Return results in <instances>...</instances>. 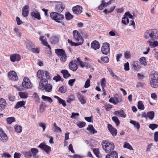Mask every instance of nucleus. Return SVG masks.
Wrapping results in <instances>:
<instances>
[{"label": "nucleus", "instance_id": "1", "mask_svg": "<svg viewBox=\"0 0 158 158\" xmlns=\"http://www.w3.org/2000/svg\"><path fill=\"white\" fill-rule=\"evenodd\" d=\"M73 38L76 43L73 42L72 40L68 39V43L71 46H77L81 45L84 42V40L80 33L77 30H74L73 32Z\"/></svg>", "mask_w": 158, "mask_h": 158}, {"label": "nucleus", "instance_id": "2", "mask_svg": "<svg viewBox=\"0 0 158 158\" xmlns=\"http://www.w3.org/2000/svg\"><path fill=\"white\" fill-rule=\"evenodd\" d=\"M158 39V31L156 29H152L151 40H148L147 43L149 45L154 48L158 46V41L156 40Z\"/></svg>", "mask_w": 158, "mask_h": 158}, {"label": "nucleus", "instance_id": "3", "mask_svg": "<svg viewBox=\"0 0 158 158\" xmlns=\"http://www.w3.org/2000/svg\"><path fill=\"white\" fill-rule=\"evenodd\" d=\"M102 144L103 149L106 153L113 151L114 148L113 143L108 141H103Z\"/></svg>", "mask_w": 158, "mask_h": 158}, {"label": "nucleus", "instance_id": "4", "mask_svg": "<svg viewBox=\"0 0 158 158\" xmlns=\"http://www.w3.org/2000/svg\"><path fill=\"white\" fill-rule=\"evenodd\" d=\"M50 17L52 19L58 23H60V21L62 20L64 18L63 15L55 12L51 13L50 14Z\"/></svg>", "mask_w": 158, "mask_h": 158}, {"label": "nucleus", "instance_id": "5", "mask_svg": "<svg viewBox=\"0 0 158 158\" xmlns=\"http://www.w3.org/2000/svg\"><path fill=\"white\" fill-rule=\"evenodd\" d=\"M55 52L62 62H64L67 59V57L65 52L63 50L56 49L55 50Z\"/></svg>", "mask_w": 158, "mask_h": 158}, {"label": "nucleus", "instance_id": "6", "mask_svg": "<svg viewBox=\"0 0 158 158\" xmlns=\"http://www.w3.org/2000/svg\"><path fill=\"white\" fill-rule=\"evenodd\" d=\"M23 86L25 88L30 89L32 86L31 83L29 79L27 77H25L23 79L22 83Z\"/></svg>", "mask_w": 158, "mask_h": 158}, {"label": "nucleus", "instance_id": "7", "mask_svg": "<svg viewBox=\"0 0 158 158\" xmlns=\"http://www.w3.org/2000/svg\"><path fill=\"white\" fill-rule=\"evenodd\" d=\"M110 45L107 43H104L102 47V52L105 55H107L110 52Z\"/></svg>", "mask_w": 158, "mask_h": 158}, {"label": "nucleus", "instance_id": "8", "mask_svg": "<svg viewBox=\"0 0 158 158\" xmlns=\"http://www.w3.org/2000/svg\"><path fill=\"white\" fill-rule=\"evenodd\" d=\"M8 75L9 79L13 81H17L18 79V77L16 73L14 71L9 72Z\"/></svg>", "mask_w": 158, "mask_h": 158}, {"label": "nucleus", "instance_id": "9", "mask_svg": "<svg viewBox=\"0 0 158 158\" xmlns=\"http://www.w3.org/2000/svg\"><path fill=\"white\" fill-rule=\"evenodd\" d=\"M48 83L47 80L45 78H42L39 82L38 89L42 90L45 89V85Z\"/></svg>", "mask_w": 158, "mask_h": 158}, {"label": "nucleus", "instance_id": "10", "mask_svg": "<svg viewBox=\"0 0 158 158\" xmlns=\"http://www.w3.org/2000/svg\"><path fill=\"white\" fill-rule=\"evenodd\" d=\"M8 140V137L3 130L0 128V140L3 143L6 142Z\"/></svg>", "mask_w": 158, "mask_h": 158}, {"label": "nucleus", "instance_id": "11", "mask_svg": "<svg viewBox=\"0 0 158 158\" xmlns=\"http://www.w3.org/2000/svg\"><path fill=\"white\" fill-rule=\"evenodd\" d=\"M114 0H110L109 1L106 2L105 0H102L101 1V4L100 5L98 6V9L99 10H102L104 7H106L108 5L114 2Z\"/></svg>", "mask_w": 158, "mask_h": 158}, {"label": "nucleus", "instance_id": "12", "mask_svg": "<svg viewBox=\"0 0 158 158\" xmlns=\"http://www.w3.org/2000/svg\"><path fill=\"white\" fill-rule=\"evenodd\" d=\"M69 66L70 69L75 71L78 68L77 62L75 60L71 61L69 64Z\"/></svg>", "mask_w": 158, "mask_h": 158}, {"label": "nucleus", "instance_id": "13", "mask_svg": "<svg viewBox=\"0 0 158 158\" xmlns=\"http://www.w3.org/2000/svg\"><path fill=\"white\" fill-rule=\"evenodd\" d=\"M107 128L113 136H115L117 134V130L116 129L114 128L111 125L108 124Z\"/></svg>", "mask_w": 158, "mask_h": 158}, {"label": "nucleus", "instance_id": "14", "mask_svg": "<svg viewBox=\"0 0 158 158\" xmlns=\"http://www.w3.org/2000/svg\"><path fill=\"white\" fill-rule=\"evenodd\" d=\"M38 147L44 150L47 153L50 152L51 151V147L45 144L44 143H40Z\"/></svg>", "mask_w": 158, "mask_h": 158}, {"label": "nucleus", "instance_id": "15", "mask_svg": "<svg viewBox=\"0 0 158 158\" xmlns=\"http://www.w3.org/2000/svg\"><path fill=\"white\" fill-rule=\"evenodd\" d=\"M105 158H118V154L115 151H112L110 152H107Z\"/></svg>", "mask_w": 158, "mask_h": 158}, {"label": "nucleus", "instance_id": "16", "mask_svg": "<svg viewBox=\"0 0 158 158\" xmlns=\"http://www.w3.org/2000/svg\"><path fill=\"white\" fill-rule=\"evenodd\" d=\"M82 7L80 6L77 5L73 8V12L75 14H80L82 12Z\"/></svg>", "mask_w": 158, "mask_h": 158}, {"label": "nucleus", "instance_id": "17", "mask_svg": "<svg viewBox=\"0 0 158 158\" xmlns=\"http://www.w3.org/2000/svg\"><path fill=\"white\" fill-rule=\"evenodd\" d=\"M57 3L56 6V10L59 12H62L64 9V6L60 2H57Z\"/></svg>", "mask_w": 158, "mask_h": 158}, {"label": "nucleus", "instance_id": "18", "mask_svg": "<svg viewBox=\"0 0 158 158\" xmlns=\"http://www.w3.org/2000/svg\"><path fill=\"white\" fill-rule=\"evenodd\" d=\"M10 60L11 61L14 62L15 61H19L20 59V56L18 54H14L10 56Z\"/></svg>", "mask_w": 158, "mask_h": 158}, {"label": "nucleus", "instance_id": "19", "mask_svg": "<svg viewBox=\"0 0 158 158\" xmlns=\"http://www.w3.org/2000/svg\"><path fill=\"white\" fill-rule=\"evenodd\" d=\"M28 6L26 5L23 6L22 10V14L24 17H27L28 15Z\"/></svg>", "mask_w": 158, "mask_h": 158}, {"label": "nucleus", "instance_id": "20", "mask_svg": "<svg viewBox=\"0 0 158 158\" xmlns=\"http://www.w3.org/2000/svg\"><path fill=\"white\" fill-rule=\"evenodd\" d=\"M143 37L148 40H151L152 29L147 30L144 33Z\"/></svg>", "mask_w": 158, "mask_h": 158}, {"label": "nucleus", "instance_id": "21", "mask_svg": "<svg viewBox=\"0 0 158 158\" xmlns=\"http://www.w3.org/2000/svg\"><path fill=\"white\" fill-rule=\"evenodd\" d=\"M91 47L93 49L96 50L99 48L100 44L98 41L94 40L92 42Z\"/></svg>", "mask_w": 158, "mask_h": 158}, {"label": "nucleus", "instance_id": "22", "mask_svg": "<svg viewBox=\"0 0 158 158\" xmlns=\"http://www.w3.org/2000/svg\"><path fill=\"white\" fill-rule=\"evenodd\" d=\"M6 105V100L3 98H0V110H4Z\"/></svg>", "mask_w": 158, "mask_h": 158}, {"label": "nucleus", "instance_id": "23", "mask_svg": "<svg viewBox=\"0 0 158 158\" xmlns=\"http://www.w3.org/2000/svg\"><path fill=\"white\" fill-rule=\"evenodd\" d=\"M114 114L118 116H120L123 118H125L126 117V115L124 112L123 110H121L115 111Z\"/></svg>", "mask_w": 158, "mask_h": 158}, {"label": "nucleus", "instance_id": "24", "mask_svg": "<svg viewBox=\"0 0 158 158\" xmlns=\"http://www.w3.org/2000/svg\"><path fill=\"white\" fill-rule=\"evenodd\" d=\"M52 129L54 132H61V130L60 127L56 125V124L54 123L52 127Z\"/></svg>", "mask_w": 158, "mask_h": 158}, {"label": "nucleus", "instance_id": "25", "mask_svg": "<svg viewBox=\"0 0 158 158\" xmlns=\"http://www.w3.org/2000/svg\"><path fill=\"white\" fill-rule=\"evenodd\" d=\"M50 41L51 44H55L58 42L59 39L57 36H54L50 38Z\"/></svg>", "mask_w": 158, "mask_h": 158}, {"label": "nucleus", "instance_id": "26", "mask_svg": "<svg viewBox=\"0 0 158 158\" xmlns=\"http://www.w3.org/2000/svg\"><path fill=\"white\" fill-rule=\"evenodd\" d=\"M77 97L78 100L81 104H84L86 103L85 100L84 99V97L81 95L80 93H78L77 94Z\"/></svg>", "mask_w": 158, "mask_h": 158}, {"label": "nucleus", "instance_id": "27", "mask_svg": "<svg viewBox=\"0 0 158 158\" xmlns=\"http://www.w3.org/2000/svg\"><path fill=\"white\" fill-rule=\"evenodd\" d=\"M31 15L32 17L39 20H40L41 19L40 14L37 11H33L31 13Z\"/></svg>", "mask_w": 158, "mask_h": 158}, {"label": "nucleus", "instance_id": "28", "mask_svg": "<svg viewBox=\"0 0 158 158\" xmlns=\"http://www.w3.org/2000/svg\"><path fill=\"white\" fill-rule=\"evenodd\" d=\"M87 130L92 134H94L97 132V131L94 129L93 126L91 125L88 126L87 128Z\"/></svg>", "mask_w": 158, "mask_h": 158}, {"label": "nucleus", "instance_id": "29", "mask_svg": "<svg viewBox=\"0 0 158 158\" xmlns=\"http://www.w3.org/2000/svg\"><path fill=\"white\" fill-rule=\"evenodd\" d=\"M109 102L114 105H117L118 103L119 100L116 98L112 97L109 100Z\"/></svg>", "mask_w": 158, "mask_h": 158}, {"label": "nucleus", "instance_id": "30", "mask_svg": "<svg viewBox=\"0 0 158 158\" xmlns=\"http://www.w3.org/2000/svg\"><path fill=\"white\" fill-rule=\"evenodd\" d=\"M61 72L63 74L64 77L66 79L71 76V75L69 73L68 71L66 70H62Z\"/></svg>", "mask_w": 158, "mask_h": 158}, {"label": "nucleus", "instance_id": "31", "mask_svg": "<svg viewBox=\"0 0 158 158\" xmlns=\"http://www.w3.org/2000/svg\"><path fill=\"white\" fill-rule=\"evenodd\" d=\"M150 84L152 87L156 88L158 86V80H154L151 79Z\"/></svg>", "mask_w": 158, "mask_h": 158}, {"label": "nucleus", "instance_id": "32", "mask_svg": "<svg viewBox=\"0 0 158 158\" xmlns=\"http://www.w3.org/2000/svg\"><path fill=\"white\" fill-rule=\"evenodd\" d=\"M93 152L96 156L98 158L102 157V155L99 152V149L98 148H94L93 150Z\"/></svg>", "mask_w": 158, "mask_h": 158}, {"label": "nucleus", "instance_id": "33", "mask_svg": "<svg viewBox=\"0 0 158 158\" xmlns=\"http://www.w3.org/2000/svg\"><path fill=\"white\" fill-rule=\"evenodd\" d=\"M25 102L24 101H20L18 102L15 106L16 109H18L19 108L23 106L25 104Z\"/></svg>", "mask_w": 158, "mask_h": 158}, {"label": "nucleus", "instance_id": "34", "mask_svg": "<svg viewBox=\"0 0 158 158\" xmlns=\"http://www.w3.org/2000/svg\"><path fill=\"white\" fill-rule=\"evenodd\" d=\"M15 131L18 133H20L22 131V128L21 126L16 125L14 127Z\"/></svg>", "mask_w": 158, "mask_h": 158}, {"label": "nucleus", "instance_id": "35", "mask_svg": "<svg viewBox=\"0 0 158 158\" xmlns=\"http://www.w3.org/2000/svg\"><path fill=\"white\" fill-rule=\"evenodd\" d=\"M42 98L44 101H47L49 102H52V100L50 97L45 96L42 95Z\"/></svg>", "mask_w": 158, "mask_h": 158}, {"label": "nucleus", "instance_id": "36", "mask_svg": "<svg viewBox=\"0 0 158 158\" xmlns=\"http://www.w3.org/2000/svg\"><path fill=\"white\" fill-rule=\"evenodd\" d=\"M154 112L153 111H149L147 113V117L150 120H152L154 117Z\"/></svg>", "mask_w": 158, "mask_h": 158}, {"label": "nucleus", "instance_id": "37", "mask_svg": "<svg viewBox=\"0 0 158 158\" xmlns=\"http://www.w3.org/2000/svg\"><path fill=\"white\" fill-rule=\"evenodd\" d=\"M52 86L50 84H46L45 85V89L47 92H50L52 90Z\"/></svg>", "mask_w": 158, "mask_h": 158}, {"label": "nucleus", "instance_id": "38", "mask_svg": "<svg viewBox=\"0 0 158 158\" xmlns=\"http://www.w3.org/2000/svg\"><path fill=\"white\" fill-rule=\"evenodd\" d=\"M151 79L154 80H158V74L155 72L152 73L151 75Z\"/></svg>", "mask_w": 158, "mask_h": 158}, {"label": "nucleus", "instance_id": "39", "mask_svg": "<svg viewBox=\"0 0 158 158\" xmlns=\"http://www.w3.org/2000/svg\"><path fill=\"white\" fill-rule=\"evenodd\" d=\"M130 123L133 124L138 130L139 128L140 125L138 122L133 120H131L130 121Z\"/></svg>", "mask_w": 158, "mask_h": 158}, {"label": "nucleus", "instance_id": "40", "mask_svg": "<svg viewBox=\"0 0 158 158\" xmlns=\"http://www.w3.org/2000/svg\"><path fill=\"white\" fill-rule=\"evenodd\" d=\"M44 38V36H41L40 37L39 39L41 41L42 44L45 46V45L46 44V43H48V42L47 41L46 39V38Z\"/></svg>", "mask_w": 158, "mask_h": 158}, {"label": "nucleus", "instance_id": "41", "mask_svg": "<svg viewBox=\"0 0 158 158\" xmlns=\"http://www.w3.org/2000/svg\"><path fill=\"white\" fill-rule=\"evenodd\" d=\"M53 80H55L56 82L60 81H63V79L62 78L59 74H57L56 76H55L53 78Z\"/></svg>", "mask_w": 158, "mask_h": 158}, {"label": "nucleus", "instance_id": "42", "mask_svg": "<svg viewBox=\"0 0 158 158\" xmlns=\"http://www.w3.org/2000/svg\"><path fill=\"white\" fill-rule=\"evenodd\" d=\"M31 152H32L33 157H35L37 153L38 152V150L36 148H32L31 149Z\"/></svg>", "mask_w": 158, "mask_h": 158}, {"label": "nucleus", "instance_id": "43", "mask_svg": "<svg viewBox=\"0 0 158 158\" xmlns=\"http://www.w3.org/2000/svg\"><path fill=\"white\" fill-rule=\"evenodd\" d=\"M58 91L61 93H65L66 92L65 87L63 86L60 87L58 89Z\"/></svg>", "mask_w": 158, "mask_h": 158}, {"label": "nucleus", "instance_id": "44", "mask_svg": "<svg viewBox=\"0 0 158 158\" xmlns=\"http://www.w3.org/2000/svg\"><path fill=\"white\" fill-rule=\"evenodd\" d=\"M112 120L115 123L117 126L120 123V122L118 118L116 116H113L112 118Z\"/></svg>", "mask_w": 158, "mask_h": 158}, {"label": "nucleus", "instance_id": "45", "mask_svg": "<svg viewBox=\"0 0 158 158\" xmlns=\"http://www.w3.org/2000/svg\"><path fill=\"white\" fill-rule=\"evenodd\" d=\"M139 61L140 63L143 65L145 66L147 64V62L145 58L144 57H142L139 59Z\"/></svg>", "mask_w": 158, "mask_h": 158}, {"label": "nucleus", "instance_id": "46", "mask_svg": "<svg viewBox=\"0 0 158 158\" xmlns=\"http://www.w3.org/2000/svg\"><path fill=\"white\" fill-rule=\"evenodd\" d=\"M138 108L140 110H143L144 106L141 101H139L138 102Z\"/></svg>", "mask_w": 158, "mask_h": 158}, {"label": "nucleus", "instance_id": "47", "mask_svg": "<svg viewBox=\"0 0 158 158\" xmlns=\"http://www.w3.org/2000/svg\"><path fill=\"white\" fill-rule=\"evenodd\" d=\"M19 94L20 97L21 98H26L27 97V94L26 93L20 92Z\"/></svg>", "mask_w": 158, "mask_h": 158}, {"label": "nucleus", "instance_id": "48", "mask_svg": "<svg viewBox=\"0 0 158 158\" xmlns=\"http://www.w3.org/2000/svg\"><path fill=\"white\" fill-rule=\"evenodd\" d=\"M123 147L125 148H127L130 150H133V148L131 146L127 143L125 142L123 145Z\"/></svg>", "mask_w": 158, "mask_h": 158}, {"label": "nucleus", "instance_id": "49", "mask_svg": "<svg viewBox=\"0 0 158 158\" xmlns=\"http://www.w3.org/2000/svg\"><path fill=\"white\" fill-rule=\"evenodd\" d=\"M7 122L8 123L11 124L12 122L15 121V118L14 117H10L7 118Z\"/></svg>", "mask_w": 158, "mask_h": 158}, {"label": "nucleus", "instance_id": "50", "mask_svg": "<svg viewBox=\"0 0 158 158\" xmlns=\"http://www.w3.org/2000/svg\"><path fill=\"white\" fill-rule=\"evenodd\" d=\"M28 49L33 52L36 53H39V51L38 48H34L30 47Z\"/></svg>", "mask_w": 158, "mask_h": 158}, {"label": "nucleus", "instance_id": "51", "mask_svg": "<svg viewBox=\"0 0 158 158\" xmlns=\"http://www.w3.org/2000/svg\"><path fill=\"white\" fill-rule=\"evenodd\" d=\"M65 18L68 20H69L71 19L72 17V15L69 12H66L65 14Z\"/></svg>", "mask_w": 158, "mask_h": 158}, {"label": "nucleus", "instance_id": "52", "mask_svg": "<svg viewBox=\"0 0 158 158\" xmlns=\"http://www.w3.org/2000/svg\"><path fill=\"white\" fill-rule=\"evenodd\" d=\"M90 86V79H87L85 82L84 85V87L85 88H88Z\"/></svg>", "mask_w": 158, "mask_h": 158}, {"label": "nucleus", "instance_id": "53", "mask_svg": "<svg viewBox=\"0 0 158 158\" xmlns=\"http://www.w3.org/2000/svg\"><path fill=\"white\" fill-rule=\"evenodd\" d=\"M158 127V125L155 124H151L149 125V127L153 130Z\"/></svg>", "mask_w": 158, "mask_h": 158}, {"label": "nucleus", "instance_id": "54", "mask_svg": "<svg viewBox=\"0 0 158 158\" xmlns=\"http://www.w3.org/2000/svg\"><path fill=\"white\" fill-rule=\"evenodd\" d=\"M101 85L102 88H104L106 85V81L105 78H103L101 80Z\"/></svg>", "mask_w": 158, "mask_h": 158}, {"label": "nucleus", "instance_id": "55", "mask_svg": "<svg viewBox=\"0 0 158 158\" xmlns=\"http://www.w3.org/2000/svg\"><path fill=\"white\" fill-rule=\"evenodd\" d=\"M133 68L135 70H137L140 68V66L138 65V62H135L133 64Z\"/></svg>", "mask_w": 158, "mask_h": 158}, {"label": "nucleus", "instance_id": "56", "mask_svg": "<svg viewBox=\"0 0 158 158\" xmlns=\"http://www.w3.org/2000/svg\"><path fill=\"white\" fill-rule=\"evenodd\" d=\"M43 73V71L39 70L37 73V76L39 79L42 78V74Z\"/></svg>", "mask_w": 158, "mask_h": 158}, {"label": "nucleus", "instance_id": "57", "mask_svg": "<svg viewBox=\"0 0 158 158\" xmlns=\"http://www.w3.org/2000/svg\"><path fill=\"white\" fill-rule=\"evenodd\" d=\"M2 157H4L5 158H10L11 157V156L7 153H4L2 155Z\"/></svg>", "mask_w": 158, "mask_h": 158}, {"label": "nucleus", "instance_id": "58", "mask_svg": "<svg viewBox=\"0 0 158 158\" xmlns=\"http://www.w3.org/2000/svg\"><path fill=\"white\" fill-rule=\"evenodd\" d=\"M101 59L105 63H107L109 61V58L108 57L106 56L101 57Z\"/></svg>", "mask_w": 158, "mask_h": 158}, {"label": "nucleus", "instance_id": "59", "mask_svg": "<svg viewBox=\"0 0 158 158\" xmlns=\"http://www.w3.org/2000/svg\"><path fill=\"white\" fill-rule=\"evenodd\" d=\"M77 125L80 128L84 127L85 125V123L84 122H79L77 124Z\"/></svg>", "mask_w": 158, "mask_h": 158}, {"label": "nucleus", "instance_id": "60", "mask_svg": "<svg viewBox=\"0 0 158 158\" xmlns=\"http://www.w3.org/2000/svg\"><path fill=\"white\" fill-rule=\"evenodd\" d=\"M24 155L26 157L31 158V152L30 151H26L24 152Z\"/></svg>", "mask_w": 158, "mask_h": 158}, {"label": "nucleus", "instance_id": "61", "mask_svg": "<svg viewBox=\"0 0 158 158\" xmlns=\"http://www.w3.org/2000/svg\"><path fill=\"white\" fill-rule=\"evenodd\" d=\"M79 65L82 68H83L85 67H86L87 68L88 67V64L87 63L85 62H83L81 61V62H80Z\"/></svg>", "mask_w": 158, "mask_h": 158}, {"label": "nucleus", "instance_id": "62", "mask_svg": "<svg viewBox=\"0 0 158 158\" xmlns=\"http://www.w3.org/2000/svg\"><path fill=\"white\" fill-rule=\"evenodd\" d=\"M75 81L76 79H70L69 81L68 84L69 85L72 86Z\"/></svg>", "mask_w": 158, "mask_h": 158}, {"label": "nucleus", "instance_id": "63", "mask_svg": "<svg viewBox=\"0 0 158 158\" xmlns=\"http://www.w3.org/2000/svg\"><path fill=\"white\" fill-rule=\"evenodd\" d=\"M124 70L126 71H128L129 70V64L128 62H127L124 65Z\"/></svg>", "mask_w": 158, "mask_h": 158}, {"label": "nucleus", "instance_id": "64", "mask_svg": "<svg viewBox=\"0 0 158 158\" xmlns=\"http://www.w3.org/2000/svg\"><path fill=\"white\" fill-rule=\"evenodd\" d=\"M154 139L156 142L158 141V131L156 132L155 133Z\"/></svg>", "mask_w": 158, "mask_h": 158}]
</instances>
